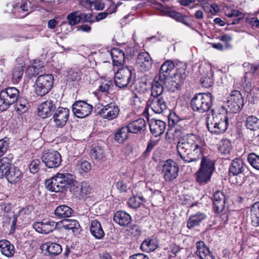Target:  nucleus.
<instances>
[{"label": "nucleus", "mask_w": 259, "mask_h": 259, "mask_svg": "<svg viewBox=\"0 0 259 259\" xmlns=\"http://www.w3.org/2000/svg\"><path fill=\"white\" fill-rule=\"evenodd\" d=\"M204 142L201 138L193 134H187L181 136L177 145L179 161L185 163L198 162L202 157Z\"/></svg>", "instance_id": "1"}, {"label": "nucleus", "mask_w": 259, "mask_h": 259, "mask_svg": "<svg viewBox=\"0 0 259 259\" xmlns=\"http://www.w3.org/2000/svg\"><path fill=\"white\" fill-rule=\"evenodd\" d=\"M174 68V63L171 61L167 60L162 64L159 70V75L156 76L166 82L171 79L172 85L178 90L180 88L181 83L186 77V66L182 64L181 68L177 69L176 72L174 73V77L172 78L171 71Z\"/></svg>", "instance_id": "2"}, {"label": "nucleus", "mask_w": 259, "mask_h": 259, "mask_svg": "<svg viewBox=\"0 0 259 259\" xmlns=\"http://www.w3.org/2000/svg\"><path fill=\"white\" fill-rule=\"evenodd\" d=\"M207 116L206 124L208 131L212 133L219 135L225 133L229 126L228 118L227 116L221 113H214Z\"/></svg>", "instance_id": "3"}, {"label": "nucleus", "mask_w": 259, "mask_h": 259, "mask_svg": "<svg viewBox=\"0 0 259 259\" xmlns=\"http://www.w3.org/2000/svg\"><path fill=\"white\" fill-rule=\"evenodd\" d=\"M74 176L70 174L58 173L52 179L46 181L47 188L52 192H60L65 190L73 182Z\"/></svg>", "instance_id": "4"}, {"label": "nucleus", "mask_w": 259, "mask_h": 259, "mask_svg": "<svg viewBox=\"0 0 259 259\" xmlns=\"http://www.w3.org/2000/svg\"><path fill=\"white\" fill-rule=\"evenodd\" d=\"M215 169L214 162L210 157L202 156L200 167L196 172V181L201 185H204L210 180Z\"/></svg>", "instance_id": "5"}, {"label": "nucleus", "mask_w": 259, "mask_h": 259, "mask_svg": "<svg viewBox=\"0 0 259 259\" xmlns=\"http://www.w3.org/2000/svg\"><path fill=\"white\" fill-rule=\"evenodd\" d=\"M212 100L213 97L210 93L197 94L191 99V107L194 111L204 113L210 109Z\"/></svg>", "instance_id": "6"}, {"label": "nucleus", "mask_w": 259, "mask_h": 259, "mask_svg": "<svg viewBox=\"0 0 259 259\" xmlns=\"http://www.w3.org/2000/svg\"><path fill=\"white\" fill-rule=\"evenodd\" d=\"M19 91L15 87H7L0 92V111L7 110L19 99Z\"/></svg>", "instance_id": "7"}, {"label": "nucleus", "mask_w": 259, "mask_h": 259, "mask_svg": "<svg viewBox=\"0 0 259 259\" xmlns=\"http://www.w3.org/2000/svg\"><path fill=\"white\" fill-rule=\"evenodd\" d=\"M54 80V76L51 74L39 75L35 81V93L41 97L48 93L53 88Z\"/></svg>", "instance_id": "8"}, {"label": "nucleus", "mask_w": 259, "mask_h": 259, "mask_svg": "<svg viewBox=\"0 0 259 259\" xmlns=\"http://www.w3.org/2000/svg\"><path fill=\"white\" fill-rule=\"evenodd\" d=\"M243 104V99L240 92L238 91H233L227 102L226 112H238L242 108Z\"/></svg>", "instance_id": "9"}, {"label": "nucleus", "mask_w": 259, "mask_h": 259, "mask_svg": "<svg viewBox=\"0 0 259 259\" xmlns=\"http://www.w3.org/2000/svg\"><path fill=\"white\" fill-rule=\"evenodd\" d=\"M179 167L172 159L166 160L162 166V174L166 182H171L178 176Z\"/></svg>", "instance_id": "10"}, {"label": "nucleus", "mask_w": 259, "mask_h": 259, "mask_svg": "<svg viewBox=\"0 0 259 259\" xmlns=\"http://www.w3.org/2000/svg\"><path fill=\"white\" fill-rule=\"evenodd\" d=\"M42 162L49 168H57L62 162L60 154L55 150H49L45 151L41 156Z\"/></svg>", "instance_id": "11"}, {"label": "nucleus", "mask_w": 259, "mask_h": 259, "mask_svg": "<svg viewBox=\"0 0 259 259\" xmlns=\"http://www.w3.org/2000/svg\"><path fill=\"white\" fill-rule=\"evenodd\" d=\"M132 69L128 67L120 68L116 72L114 83L119 88L127 87L132 79Z\"/></svg>", "instance_id": "12"}, {"label": "nucleus", "mask_w": 259, "mask_h": 259, "mask_svg": "<svg viewBox=\"0 0 259 259\" xmlns=\"http://www.w3.org/2000/svg\"><path fill=\"white\" fill-rule=\"evenodd\" d=\"M72 110L77 117L82 118L89 116L91 113L93 106L85 101L79 100L73 103Z\"/></svg>", "instance_id": "13"}, {"label": "nucleus", "mask_w": 259, "mask_h": 259, "mask_svg": "<svg viewBox=\"0 0 259 259\" xmlns=\"http://www.w3.org/2000/svg\"><path fill=\"white\" fill-rule=\"evenodd\" d=\"M147 104L156 113H163L167 110V101L163 96L150 97Z\"/></svg>", "instance_id": "14"}, {"label": "nucleus", "mask_w": 259, "mask_h": 259, "mask_svg": "<svg viewBox=\"0 0 259 259\" xmlns=\"http://www.w3.org/2000/svg\"><path fill=\"white\" fill-rule=\"evenodd\" d=\"M119 112L118 106L114 102H111L105 106L99 111L100 116L104 119L112 120L116 118Z\"/></svg>", "instance_id": "15"}, {"label": "nucleus", "mask_w": 259, "mask_h": 259, "mask_svg": "<svg viewBox=\"0 0 259 259\" xmlns=\"http://www.w3.org/2000/svg\"><path fill=\"white\" fill-rule=\"evenodd\" d=\"M69 110L67 108L59 107L53 115V120L58 128L63 127L68 120Z\"/></svg>", "instance_id": "16"}, {"label": "nucleus", "mask_w": 259, "mask_h": 259, "mask_svg": "<svg viewBox=\"0 0 259 259\" xmlns=\"http://www.w3.org/2000/svg\"><path fill=\"white\" fill-rule=\"evenodd\" d=\"M57 224L51 220L44 219L33 224V228L38 233L48 234L57 228Z\"/></svg>", "instance_id": "17"}, {"label": "nucleus", "mask_w": 259, "mask_h": 259, "mask_svg": "<svg viewBox=\"0 0 259 259\" xmlns=\"http://www.w3.org/2000/svg\"><path fill=\"white\" fill-rule=\"evenodd\" d=\"M56 109V106L51 100L41 103L37 107L38 115L42 118L51 116Z\"/></svg>", "instance_id": "18"}, {"label": "nucleus", "mask_w": 259, "mask_h": 259, "mask_svg": "<svg viewBox=\"0 0 259 259\" xmlns=\"http://www.w3.org/2000/svg\"><path fill=\"white\" fill-rule=\"evenodd\" d=\"M136 63L141 71H147L152 67V58L147 52H142L139 54Z\"/></svg>", "instance_id": "19"}, {"label": "nucleus", "mask_w": 259, "mask_h": 259, "mask_svg": "<svg viewBox=\"0 0 259 259\" xmlns=\"http://www.w3.org/2000/svg\"><path fill=\"white\" fill-rule=\"evenodd\" d=\"M166 82L155 76L152 81L150 97L163 96V88Z\"/></svg>", "instance_id": "20"}, {"label": "nucleus", "mask_w": 259, "mask_h": 259, "mask_svg": "<svg viewBox=\"0 0 259 259\" xmlns=\"http://www.w3.org/2000/svg\"><path fill=\"white\" fill-rule=\"evenodd\" d=\"M149 127L151 133L154 137H157L164 133L166 124L161 120L152 119L149 122Z\"/></svg>", "instance_id": "21"}, {"label": "nucleus", "mask_w": 259, "mask_h": 259, "mask_svg": "<svg viewBox=\"0 0 259 259\" xmlns=\"http://www.w3.org/2000/svg\"><path fill=\"white\" fill-rule=\"evenodd\" d=\"M246 167L243 161L240 158H235L232 161L229 169V174L233 176L242 173Z\"/></svg>", "instance_id": "22"}, {"label": "nucleus", "mask_w": 259, "mask_h": 259, "mask_svg": "<svg viewBox=\"0 0 259 259\" xmlns=\"http://www.w3.org/2000/svg\"><path fill=\"white\" fill-rule=\"evenodd\" d=\"M162 198V194L160 191L155 190L153 192L151 189H147L143 195L137 197L138 200L142 202H145L147 200H150L156 202L157 200H160Z\"/></svg>", "instance_id": "23"}, {"label": "nucleus", "mask_w": 259, "mask_h": 259, "mask_svg": "<svg viewBox=\"0 0 259 259\" xmlns=\"http://www.w3.org/2000/svg\"><path fill=\"white\" fill-rule=\"evenodd\" d=\"M214 210L216 212L222 211L225 205V196L223 193L220 191H216L212 198Z\"/></svg>", "instance_id": "24"}, {"label": "nucleus", "mask_w": 259, "mask_h": 259, "mask_svg": "<svg viewBox=\"0 0 259 259\" xmlns=\"http://www.w3.org/2000/svg\"><path fill=\"white\" fill-rule=\"evenodd\" d=\"M196 254L200 259H215V257L203 241L196 243Z\"/></svg>", "instance_id": "25"}, {"label": "nucleus", "mask_w": 259, "mask_h": 259, "mask_svg": "<svg viewBox=\"0 0 259 259\" xmlns=\"http://www.w3.org/2000/svg\"><path fill=\"white\" fill-rule=\"evenodd\" d=\"M127 127L130 133L140 134L146 130V121L143 118H139L128 123Z\"/></svg>", "instance_id": "26"}, {"label": "nucleus", "mask_w": 259, "mask_h": 259, "mask_svg": "<svg viewBox=\"0 0 259 259\" xmlns=\"http://www.w3.org/2000/svg\"><path fill=\"white\" fill-rule=\"evenodd\" d=\"M113 220L120 226H126L131 223L132 218L129 214L124 211H118L115 213Z\"/></svg>", "instance_id": "27"}, {"label": "nucleus", "mask_w": 259, "mask_h": 259, "mask_svg": "<svg viewBox=\"0 0 259 259\" xmlns=\"http://www.w3.org/2000/svg\"><path fill=\"white\" fill-rule=\"evenodd\" d=\"M0 249L2 253L8 257H12L15 252L14 246L5 239L0 241Z\"/></svg>", "instance_id": "28"}, {"label": "nucleus", "mask_w": 259, "mask_h": 259, "mask_svg": "<svg viewBox=\"0 0 259 259\" xmlns=\"http://www.w3.org/2000/svg\"><path fill=\"white\" fill-rule=\"evenodd\" d=\"M23 176L22 172L17 167L13 166L6 176L8 181L11 184L19 183Z\"/></svg>", "instance_id": "29"}, {"label": "nucleus", "mask_w": 259, "mask_h": 259, "mask_svg": "<svg viewBox=\"0 0 259 259\" xmlns=\"http://www.w3.org/2000/svg\"><path fill=\"white\" fill-rule=\"evenodd\" d=\"M90 232L95 238L98 239L102 238L105 235L100 223L96 220L91 222Z\"/></svg>", "instance_id": "30"}, {"label": "nucleus", "mask_w": 259, "mask_h": 259, "mask_svg": "<svg viewBox=\"0 0 259 259\" xmlns=\"http://www.w3.org/2000/svg\"><path fill=\"white\" fill-rule=\"evenodd\" d=\"M111 55L113 64L114 66L122 65L125 61V55L123 51L119 49H114L111 51Z\"/></svg>", "instance_id": "31"}, {"label": "nucleus", "mask_w": 259, "mask_h": 259, "mask_svg": "<svg viewBox=\"0 0 259 259\" xmlns=\"http://www.w3.org/2000/svg\"><path fill=\"white\" fill-rule=\"evenodd\" d=\"M206 215L203 213L198 212L191 215L187 221V227L189 229H192L197 226L206 218Z\"/></svg>", "instance_id": "32"}, {"label": "nucleus", "mask_w": 259, "mask_h": 259, "mask_svg": "<svg viewBox=\"0 0 259 259\" xmlns=\"http://www.w3.org/2000/svg\"><path fill=\"white\" fill-rule=\"evenodd\" d=\"M250 219L254 227L259 226V201L255 202L251 207Z\"/></svg>", "instance_id": "33"}, {"label": "nucleus", "mask_w": 259, "mask_h": 259, "mask_svg": "<svg viewBox=\"0 0 259 259\" xmlns=\"http://www.w3.org/2000/svg\"><path fill=\"white\" fill-rule=\"evenodd\" d=\"M55 214L59 218H68L71 215L73 210L70 207L62 205L58 206L55 210Z\"/></svg>", "instance_id": "34"}, {"label": "nucleus", "mask_w": 259, "mask_h": 259, "mask_svg": "<svg viewBox=\"0 0 259 259\" xmlns=\"http://www.w3.org/2000/svg\"><path fill=\"white\" fill-rule=\"evenodd\" d=\"M63 227L66 230H71L74 233H77L80 230L78 222L73 219L64 220L63 222Z\"/></svg>", "instance_id": "35"}, {"label": "nucleus", "mask_w": 259, "mask_h": 259, "mask_svg": "<svg viewBox=\"0 0 259 259\" xmlns=\"http://www.w3.org/2000/svg\"><path fill=\"white\" fill-rule=\"evenodd\" d=\"M128 133L130 132L127 126L119 128L115 134V140L119 143H123L128 138Z\"/></svg>", "instance_id": "36"}, {"label": "nucleus", "mask_w": 259, "mask_h": 259, "mask_svg": "<svg viewBox=\"0 0 259 259\" xmlns=\"http://www.w3.org/2000/svg\"><path fill=\"white\" fill-rule=\"evenodd\" d=\"M12 165V160L5 157L0 160V174L2 176H6L11 169Z\"/></svg>", "instance_id": "37"}, {"label": "nucleus", "mask_w": 259, "mask_h": 259, "mask_svg": "<svg viewBox=\"0 0 259 259\" xmlns=\"http://www.w3.org/2000/svg\"><path fill=\"white\" fill-rule=\"evenodd\" d=\"M245 125L251 131H256L259 129V119L253 115L249 116L246 119Z\"/></svg>", "instance_id": "38"}, {"label": "nucleus", "mask_w": 259, "mask_h": 259, "mask_svg": "<svg viewBox=\"0 0 259 259\" xmlns=\"http://www.w3.org/2000/svg\"><path fill=\"white\" fill-rule=\"evenodd\" d=\"M44 245L47 246L46 250L52 255L56 256L59 254L62 250L61 246L56 243L48 242Z\"/></svg>", "instance_id": "39"}, {"label": "nucleus", "mask_w": 259, "mask_h": 259, "mask_svg": "<svg viewBox=\"0 0 259 259\" xmlns=\"http://www.w3.org/2000/svg\"><path fill=\"white\" fill-rule=\"evenodd\" d=\"M213 73L210 69L207 71L200 79L202 87L207 88L211 87L213 83Z\"/></svg>", "instance_id": "40"}, {"label": "nucleus", "mask_w": 259, "mask_h": 259, "mask_svg": "<svg viewBox=\"0 0 259 259\" xmlns=\"http://www.w3.org/2000/svg\"><path fill=\"white\" fill-rule=\"evenodd\" d=\"M157 248L155 241L153 239H146L141 245V248L144 251L151 252Z\"/></svg>", "instance_id": "41"}, {"label": "nucleus", "mask_w": 259, "mask_h": 259, "mask_svg": "<svg viewBox=\"0 0 259 259\" xmlns=\"http://www.w3.org/2000/svg\"><path fill=\"white\" fill-rule=\"evenodd\" d=\"M167 15L186 26H189V22L186 19V16L181 13L176 11H169L167 12Z\"/></svg>", "instance_id": "42"}, {"label": "nucleus", "mask_w": 259, "mask_h": 259, "mask_svg": "<svg viewBox=\"0 0 259 259\" xmlns=\"http://www.w3.org/2000/svg\"><path fill=\"white\" fill-rule=\"evenodd\" d=\"M67 20L69 25L74 26L81 22L80 12L76 11L69 14L67 16Z\"/></svg>", "instance_id": "43"}, {"label": "nucleus", "mask_w": 259, "mask_h": 259, "mask_svg": "<svg viewBox=\"0 0 259 259\" xmlns=\"http://www.w3.org/2000/svg\"><path fill=\"white\" fill-rule=\"evenodd\" d=\"M232 145L231 142L228 139L222 140L220 145L219 150L221 154L226 155L230 154L232 151Z\"/></svg>", "instance_id": "44"}, {"label": "nucleus", "mask_w": 259, "mask_h": 259, "mask_svg": "<svg viewBox=\"0 0 259 259\" xmlns=\"http://www.w3.org/2000/svg\"><path fill=\"white\" fill-rule=\"evenodd\" d=\"M24 70V67L23 66H18L14 68L12 73V80L14 82L17 83L21 79Z\"/></svg>", "instance_id": "45"}, {"label": "nucleus", "mask_w": 259, "mask_h": 259, "mask_svg": "<svg viewBox=\"0 0 259 259\" xmlns=\"http://www.w3.org/2000/svg\"><path fill=\"white\" fill-rule=\"evenodd\" d=\"M91 156L94 159L100 160L104 157L103 150L100 146H95L91 150Z\"/></svg>", "instance_id": "46"}, {"label": "nucleus", "mask_w": 259, "mask_h": 259, "mask_svg": "<svg viewBox=\"0 0 259 259\" xmlns=\"http://www.w3.org/2000/svg\"><path fill=\"white\" fill-rule=\"evenodd\" d=\"M16 103L15 109L19 114L25 113L27 110L28 102L26 100L20 99Z\"/></svg>", "instance_id": "47"}, {"label": "nucleus", "mask_w": 259, "mask_h": 259, "mask_svg": "<svg viewBox=\"0 0 259 259\" xmlns=\"http://www.w3.org/2000/svg\"><path fill=\"white\" fill-rule=\"evenodd\" d=\"M81 71L77 69H70L68 71L67 80L74 81L80 79Z\"/></svg>", "instance_id": "48"}, {"label": "nucleus", "mask_w": 259, "mask_h": 259, "mask_svg": "<svg viewBox=\"0 0 259 259\" xmlns=\"http://www.w3.org/2000/svg\"><path fill=\"white\" fill-rule=\"evenodd\" d=\"M247 160L249 164L254 168L259 170V156L254 153L248 154Z\"/></svg>", "instance_id": "49"}, {"label": "nucleus", "mask_w": 259, "mask_h": 259, "mask_svg": "<svg viewBox=\"0 0 259 259\" xmlns=\"http://www.w3.org/2000/svg\"><path fill=\"white\" fill-rule=\"evenodd\" d=\"M10 145L9 139L5 137L0 140V157H2L7 151Z\"/></svg>", "instance_id": "50"}, {"label": "nucleus", "mask_w": 259, "mask_h": 259, "mask_svg": "<svg viewBox=\"0 0 259 259\" xmlns=\"http://www.w3.org/2000/svg\"><path fill=\"white\" fill-rule=\"evenodd\" d=\"M41 67L33 64L27 68L26 73L29 78H32L38 74Z\"/></svg>", "instance_id": "51"}, {"label": "nucleus", "mask_w": 259, "mask_h": 259, "mask_svg": "<svg viewBox=\"0 0 259 259\" xmlns=\"http://www.w3.org/2000/svg\"><path fill=\"white\" fill-rule=\"evenodd\" d=\"M158 141L150 140L147 144L146 150L143 153L141 157L142 159H145L149 154L155 146L157 145Z\"/></svg>", "instance_id": "52"}, {"label": "nucleus", "mask_w": 259, "mask_h": 259, "mask_svg": "<svg viewBox=\"0 0 259 259\" xmlns=\"http://www.w3.org/2000/svg\"><path fill=\"white\" fill-rule=\"evenodd\" d=\"M80 189H81L80 195L82 196L90 193L92 190V188L85 181L81 182V188Z\"/></svg>", "instance_id": "53"}, {"label": "nucleus", "mask_w": 259, "mask_h": 259, "mask_svg": "<svg viewBox=\"0 0 259 259\" xmlns=\"http://www.w3.org/2000/svg\"><path fill=\"white\" fill-rule=\"evenodd\" d=\"M69 186H70V190L71 192L80 195L81 189L80 188H81V183L76 181L74 178L73 182L71 185H69Z\"/></svg>", "instance_id": "54"}, {"label": "nucleus", "mask_w": 259, "mask_h": 259, "mask_svg": "<svg viewBox=\"0 0 259 259\" xmlns=\"http://www.w3.org/2000/svg\"><path fill=\"white\" fill-rule=\"evenodd\" d=\"M41 163L38 159H34L31 161L29 165V169L31 173L35 174L39 169V165Z\"/></svg>", "instance_id": "55"}, {"label": "nucleus", "mask_w": 259, "mask_h": 259, "mask_svg": "<svg viewBox=\"0 0 259 259\" xmlns=\"http://www.w3.org/2000/svg\"><path fill=\"white\" fill-rule=\"evenodd\" d=\"M128 206L133 208H137L141 205V201L138 200L137 197L134 196L130 198L128 200Z\"/></svg>", "instance_id": "56"}, {"label": "nucleus", "mask_w": 259, "mask_h": 259, "mask_svg": "<svg viewBox=\"0 0 259 259\" xmlns=\"http://www.w3.org/2000/svg\"><path fill=\"white\" fill-rule=\"evenodd\" d=\"M93 15L91 13L85 14L80 12V21L82 22H89L92 24L95 22V20L92 19Z\"/></svg>", "instance_id": "57"}, {"label": "nucleus", "mask_w": 259, "mask_h": 259, "mask_svg": "<svg viewBox=\"0 0 259 259\" xmlns=\"http://www.w3.org/2000/svg\"><path fill=\"white\" fill-rule=\"evenodd\" d=\"M78 165L79 169L84 172L90 171L92 167L91 163L86 160L81 162Z\"/></svg>", "instance_id": "58"}, {"label": "nucleus", "mask_w": 259, "mask_h": 259, "mask_svg": "<svg viewBox=\"0 0 259 259\" xmlns=\"http://www.w3.org/2000/svg\"><path fill=\"white\" fill-rule=\"evenodd\" d=\"M112 87V82L110 81L102 82L101 85H100L99 87V90L102 92L107 93Z\"/></svg>", "instance_id": "59"}, {"label": "nucleus", "mask_w": 259, "mask_h": 259, "mask_svg": "<svg viewBox=\"0 0 259 259\" xmlns=\"http://www.w3.org/2000/svg\"><path fill=\"white\" fill-rule=\"evenodd\" d=\"M243 65L244 67L247 68V74L248 73L254 74L256 72V71L259 69V65H255L249 63H244Z\"/></svg>", "instance_id": "60"}, {"label": "nucleus", "mask_w": 259, "mask_h": 259, "mask_svg": "<svg viewBox=\"0 0 259 259\" xmlns=\"http://www.w3.org/2000/svg\"><path fill=\"white\" fill-rule=\"evenodd\" d=\"M113 13L110 8H109L106 11L99 13L95 18V21H99L107 17L109 14Z\"/></svg>", "instance_id": "61"}, {"label": "nucleus", "mask_w": 259, "mask_h": 259, "mask_svg": "<svg viewBox=\"0 0 259 259\" xmlns=\"http://www.w3.org/2000/svg\"><path fill=\"white\" fill-rule=\"evenodd\" d=\"M116 187L121 192H125L129 188L126 182L124 181H118L116 183Z\"/></svg>", "instance_id": "62"}, {"label": "nucleus", "mask_w": 259, "mask_h": 259, "mask_svg": "<svg viewBox=\"0 0 259 259\" xmlns=\"http://www.w3.org/2000/svg\"><path fill=\"white\" fill-rule=\"evenodd\" d=\"M247 72H245V74L243 78V83L244 84V88L245 91L247 92H250L252 90V84L249 81L247 80Z\"/></svg>", "instance_id": "63"}, {"label": "nucleus", "mask_w": 259, "mask_h": 259, "mask_svg": "<svg viewBox=\"0 0 259 259\" xmlns=\"http://www.w3.org/2000/svg\"><path fill=\"white\" fill-rule=\"evenodd\" d=\"M179 118L175 113L170 114L168 117L169 124L170 125H175L179 121Z\"/></svg>", "instance_id": "64"}]
</instances>
